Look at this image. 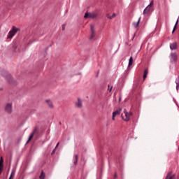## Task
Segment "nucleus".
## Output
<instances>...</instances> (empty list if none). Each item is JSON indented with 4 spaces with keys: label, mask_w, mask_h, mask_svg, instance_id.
I'll use <instances>...</instances> for the list:
<instances>
[{
    "label": "nucleus",
    "mask_w": 179,
    "mask_h": 179,
    "mask_svg": "<svg viewBox=\"0 0 179 179\" xmlns=\"http://www.w3.org/2000/svg\"><path fill=\"white\" fill-rule=\"evenodd\" d=\"M17 31H20V29L16 28V27L13 26L12 27V29L8 32L7 38H12L17 33Z\"/></svg>",
    "instance_id": "1"
},
{
    "label": "nucleus",
    "mask_w": 179,
    "mask_h": 179,
    "mask_svg": "<svg viewBox=\"0 0 179 179\" xmlns=\"http://www.w3.org/2000/svg\"><path fill=\"white\" fill-rule=\"evenodd\" d=\"M4 73L6 74V76L3 75ZM2 74L3 75V76H6V77L7 78V79H8L9 83H11V85H15V83H13V82H14L13 78H12V76H10V74H9V73H8V72H6V71H5V70H3V71H2Z\"/></svg>",
    "instance_id": "2"
},
{
    "label": "nucleus",
    "mask_w": 179,
    "mask_h": 179,
    "mask_svg": "<svg viewBox=\"0 0 179 179\" xmlns=\"http://www.w3.org/2000/svg\"><path fill=\"white\" fill-rule=\"evenodd\" d=\"M84 17L85 19H94L97 17V14L94 13H85Z\"/></svg>",
    "instance_id": "3"
},
{
    "label": "nucleus",
    "mask_w": 179,
    "mask_h": 179,
    "mask_svg": "<svg viewBox=\"0 0 179 179\" xmlns=\"http://www.w3.org/2000/svg\"><path fill=\"white\" fill-rule=\"evenodd\" d=\"M170 59L171 62H177V60L178 59V56L177 55V53H171Z\"/></svg>",
    "instance_id": "4"
},
{
    "label": "nucleus",
    "mask_w": 179,
    "mask_h": 179,
    "mask_svg": "<svg viewBox=\"0 0 179 179\" xmlns=\"http://www.w3.org/2000/svg\"><path fill=\"white\" fill-rule=\"evenodd\" d=\"M121 111H122L121 108H119L117 110H116L113 113V116H112L113 121H115V117H117V115H120V114H121Z\"/></svg>",
    "instance_id": "5"
},
{
    "label": "nucleus",
    "mask_w": 179,
    "mask_h": 179,
    "mask_svg": "<svg viewBox=\"0 0 179 179\" xmlns=\"http://www.w3.org/2000/svg\"><path fill=\"white\" fill-rule=\"evenodd\" d=\"M91 29V35L90 37V40H93L94 37H96V31H94V25H90Z\"/></svg>",
    "instance_id": "6"
},
{
    "label": "nucleus",
    "mask_w": 179,
    "mask_h": 179,
    "mask_svg": "<svg viewBox=\"0 0 179 179\" xmlns=\"http://www.w3.org/2000/svg\"><path fill=\"white\" fill-rule=\"evenodd\" d=\"M5 110L6 113H8V114H10L12 113V103H8L6 106Z\"/></svg>",
    "instance_id": "7"
},
{
    "label": "nucleus",
    "mask_w": 179,
    "mask_h": 179,
    "mask_svg": "<svg viewBox=\"0 0 179 179\" xmlns=\"http://www.w3.org/2000/svg\"><path fill=\"white\" fill-rule=\"evenodd\" d=\"M124 115H125V117H126V118L124 119V120L126 121V122L129 121V120L131 118V116H129V114L128 113V112H127V109H124Z\"/></svg>",
    "instance_id": "8"
},
{
    "label": "nucleus",
    "mask_w": 179,
    "mask_h": 179,
    "mask_svg": "<svg viewBox=\"0 0 179 179\" xmlns=\"http://www.w3.org/2000/svg\"><path fill=\"white\" fill-rule=\"evenodd\" d=\"M170 49L172 50H177V42L170 44Z\"/></svg>",
    "instance_id": "9"
},
{
    "label": "nucleus",
    "mask_w": 179,
    "mask_h": 179,
    "mask_svg": "<svg viewBox=\"0 0 179 179\" xmlns=\"http://www.w3.org/2000/svg\"><path fill=\"white\" fill-rule=\"evenodd\" d=\"M76 106L78 108H81V107H82V100L80 99H78V101L76 102Z\"/></svg>",
    "instance_id": "10"
},
{
    "label": "nucleus",
    "mask_w": 179,
    "mask_h": 179,
    "mask_svg": "<svg viewBox=\"0 0 179 179\" xmlns=\"http://www.w3.org/2000/svg\"><path fill=\"white\" fill-rule=\"evenodd\" d=\"M165 179H176V177L173 173H171V172H169Z\"/></svg>",
    "instance_id": "11"
},
{
    "label": "nucleus",
    "mask_w": 179,
    "mask_h": 179,
    "mask_svg": "<svg viewBox=\"0 0 179 179\" xmlns=\"http://www.w3.org/2000/svg\"><path fill=\"white\" fill-rule=\"evenodd\" d=\"M142 19V17H140L138 18V20L137 22H134L133 26L136 29V27H139V23H141V20Z\"/></svg>",
    "instance_id": "12"
},
{
    "label": "nucleus",
    "mask_w": 179,
    "mask_h": 179,
    "mask_svg": "<svg viewBox=\"0 0 179 179\" xmlns=\"http://www.w3.org/2000/svg\"><path fill=\"white\" fill-rule=\"evenodd\" d=\"M148 73H149V70L148 69H146L144 71V73H143V80H145V79H146V78H148Z\"/></svg>",
    "instance_id": "13"
},
{
    "label": "nucleus",
    "mask_w": 179,
    "mask_h": 179,
    "mask_svg": "<svg viewBox=\"0 0 179 179\" xmlns=\"http://www.w3.org/2000/svg\"><path fill=\"white\" fill-rule=\"evenodd\" d=\"M150 9H152V8L148 6L143 10V15H146L148 12H150Z\"/></svg>",
    "instance_id": "14"
},
{
    "label": "nucleus",
    "mask_w": 179,
    "mask_h": 179,
    "mask_svg": "<svg viewBox=\"0 0 179 179\" xmlns=\"http://www.w3.org/2000/svg\"><path fill=\"white\" fill-rule=\"evenodd\" d=\"M40 179H45V173H44V171H41V173L39 176Z\"/></svg>",
    "instance_id": "15"
},
{
    "label": "nucleus",
    "mask_w": 179,
    "mask_h": 179,
    "mask_svg": "<svg viewBox=\"0 0 179 179\" xmlns=\"http://www.w3.org/2000/svg\"><path fill=\"white\" fill-rule=\"evenodd\" d=\"M177 26H178V19L177 20L175 26L173 27V29L172 31V33H174L176 31V30H177Z\"/></svg>",
    "instance_id": "16"
},
{
    "label": "nucleus",
    "mask_w": 179,
    "mask_h": 179,
    "mask_svg": "<svg viewBox=\"0 0 179 179\" xmlns=\"http://www.w3.org/2000/svg\"><path fill=\"white\" fill-rule=\"evenodd\" d=\"M116 15L113 13V14L110 16V14H107L106 17L108 19H113V17H115Z\"/></svg>",
    "instance_id": "17"
},
{
    "label": "nucleus",
    "mask_w": 179,
    "mask_h": 179,
    "mask_svg": "<svg viewBox=\"0 0 179 179\" xmlns=\"http://www.w3.org/2000/svg\"><path fill=\"white\" fill-rule=\"evenodd\" d=\"M176 90H179V77L176 79Z\"/></svg>",
    "instance_id": "18"
},
{
    "label": "nucleus",
    "mask_w": 179,
    "mask_h": 179,
    "mask_svg": "<svg viewBox=\"0 0 179 179\" xmlns=\"http://www.w3.org/2000/svg\"><path fill=\"white\" fill-rule=\"evenodd\" d=\"M134 64V57H131L129 59V66H131Z\"/></svg>",
    "instance_id": "19"
},
{
    "label": "nucleus",
    "mask_w": 179,
    "mask_h": 179,
    "mask_svg": "<svg viewBox=\"0 0 179 179\" xmlns=\"http://www.w3.org/2000/svg\"><path fill=\"white\" fill-rule=\"evenodd\" d=\"M46 103H48V104L50 108H52V107H53L52 102H51V101L50 99L46 100Z\"/></svg>",
    "instance_id": "20"
},
{
    "label": "nucleus",
    "mask_w": 179,
    "mask_h": 179,
    "mask_svg": "<svg viewBox=\"0 0 179 179\" xmlns=\"http://www.w3.org/2000/svg\"><path fill=\"white\" fill-rule=\"evenodd\" d=\"M33 136H34V133H31V134H30V136H29V139H28V141H27V143H29V142L33 139Z\"/></svg>",
    "instance_id": "21"
},
{
    "label": "nucleus",
    "mask_w": 179,
    "mask_h": 179,
    "mask_svg": "<svg viewBox=\"0 0 179 179\" xmlns=\"http://www.w3.org/2000/svg\"><path fill=\"white\" fill-rule=\"evenodd\" d=\"M78 155H75V161L73 162L74 165L76 166V164H78Z\"/></svg>",
    "instance_id": "22"
},
{
    "label": "nucleus",
    "mask_w": 179,
    "mask_h": 179,
    "mask_svg": "<svg viewBox=\"0 0 179 179\" xmlns=\"http://www.w3.org/2000/svg\"><path fill=\"white\" fill-rule=\"evenodd\" d=\"M32 134H34V135H36V134H38V127H36L34 129V131L32 132Z\"/></svg>",
    "instance_id": "23"
},
{
    "label": "nucleus",
    "mask_w": 179,
    "mask_h": 179,
    "mask_svg": "<svg viewBox=\"0 0 179 179\" xmlns=\"http://www.w3.org/2000/svg\"><path fill=\"white\" fill-rule=\"evenodd\" d=\"M3 162L2 161V158H1V160H0V167L3 168Z\"/></svg>",
    "instance_id": "24"
},
{
    "label": "nucleus",
    "mask_w": 179,
    "mask_h": 179,
    "mask_svg": "<svg viewBox=\"0 0 179 179\" xmlns=\"http://www.w3.org/2000/svg\"><path fill=\"white\" fill-rule=\"evenodd\" d=\"M148 6H150V8H152V6H153V1H152Z\"/></svg>",
    "instance_id": "25"
},
{
    "label": "nucleus",
    "mask_w": 179,
    "mask_h": 179,
    "mask_svg": "<svg viewBox=\"0 0 179 179\" xmlns=\"http://www.w3.org/2000/svg\"><path fill=\"white\" fill-rule=\"evenodd\" d=\"M13 176H15V171H13L11 172L10 178H12V177H13Z\"/></svg>",
    "instance_id": "26"
},
{
    "label": "nucleus",
    "mask_w": 179,
    "mask_h": 179,
    "mask_svg": "<svg viewBox=\"0 0 179 179\" xmlns=\"http://www.w3.org/2000/svg\"><path fill=\"white\" fill-rule=\"evenodd\" d=\"M57 150V148H55V149L52 150V153H51L52 156L54 155H55V150Z\"/></svg>",
    "instance_id": "27"
},
{
    "label": "nucleus",
    "mask_w": 179,
    "mask_h": 179,
    "mask_svg": "<svg viewBox=\"0 0 179 179\" xmlns=\"http://www.w3.org/2000/svg\"><path fill=\"white\" fill-rule=\"evenodd\" d=\"M66 24H64L62 25V30H65V27H66Z\"/></svg>",
    "instance_id": "28"
},
{
    "label": "nucleus",
    "mask_w": 179,
    "mask_h": 179,
    "mask_svg": "<svg viewBox=\"0 0 179 179\" xmlns=\"http://www.w3.org/2000/svg\"><path fill=\"white\" fill-rule=\"evenodd\" d=\"M128 114H129V115L130 117H132V115H133L132 112H129V113H128Z\"/></svg>",
    "instance_id": "29"
},
{
    "label": "nucleus",
    "mask_w": 179,
    "mask_h": 179,
    "mask_svg": "<svg viewBox=\"0 0 179 179\" xmlns=\"http://www.w3.org/2000/svg\"><path fill=\"white\" fill-rule=\"evenodd\" d=\"M2 170H3V168L0 167V175H1V173H2Z\"/></svg>",
    "instance_id": "30"
},
{
    "label": "nucleus",
    "mask_w": 179,
    "mask_h": 179,
    "mask_svg": "<svg viewBox=\"0 0 179 179\" xmlns=\"http://www.w3.org/2000/svg\"><path fill=\"white\" fill-rule=\"evenodd\" d=\"M111 90H113V86H111L110 88L109 89V92H111Z\"/></svg>",
    "instance_id": "31"
},
{
    "label": "nucleus",
    "mask_w": 179,
    "mask_h": 179,
    "mask_svg": "<svg viewBox=\"0 0 179 179\" xmlns=\"http://www.w3.org/2000/svg\"><path fill=\"white\" fill-rule=\"evenodd\" d=\"M117 173H115L114 174V178H117Z\"/></svg>",
    "instance_id": "32"
},
{
    "label": "nucleus",
    "mask_w": 179,
    "mask_h": 179,
    "mask_svg": "<svg viewBox=\"0 0 179 179\" xmlns=\"http://www.w3.org/2000/svg\"><path fill=\"white\" fill-rule=\"evenodd\" d=\"M58 145H59V143H58L56 145V146H55V148H56V149H57V148H58Z\"/></svg>",
    "instance_id": "33"
},
{
    "label": "nucleus",
    "mask_w": 179,
    "mask_h": 179,
    "mask_svg": "<svg viewBox=\"0 0 179 179\" xmlns=\"http://www.w3.org/2000/svg\"><path fill=\"white\" fill-rule=\"evenodd\" d=\"M119 101H121V98L119 99Z\"/></svg>",
    "instance_id": "34"
},
{
    "label": "nucleus",
    "mask_w": 179,
    "mask_h": 179,
    "mask_svg": "<svg viewBox=\"0 0 179 179\" xmlns=\"http://www.w3.org/2000/svg\"><path fill=\"white\" fill-rule=\"evenodd\" d=\"M9 179H12V178H10V176Z\"/></svg>",
    "instance_id": "35"
},
{
    "label": "nucleus",
    "mask_w": 179,
    "mask_h": 179,
    "mask_svg": "<svg viewBox=\"0 0 179 179\" xmlns=\"http://www.w3.org/2000/svg\"><path fill=\"white\" fill-rule=\"evenodd\" d=\"M0 90H2V89H0Z\"/></svg>",
    "instance_id": "36"
}]
</instances>
